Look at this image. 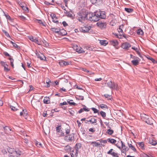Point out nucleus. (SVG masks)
Segmentation results:
<instances>
[{"label": "nucleus", "mask_w": 157, "mask_h": 157, "mask_svg": "<svg viewBox=\"0 0 157 157\" xmlns=\"http://www.w3.org/2000/svg\"><path fill=\"white\" fill-rule=\"evenodd\" d=\"M3 128L4 130L5 133L6 134H8V130L11 131V130L10 129L9 127L6 126H3Z\"/></svg>", "instance_id": "nucleus-22"}, {"label": "nucleus", "mask_w": 157, "mask_h": 157, "mask_svg": "<svg viewBox=\"0 0 157 157\" xmlns=\"http://www.w3.org/2000/svg\"><path fill=\"white\" fill-rule=\"evenodd\" d=\"M98 16H99L100 18L105 19L106 17L105 12L104 11H97Z\"/></svg>", "instance_id": "nucleus-9"}, {"label": "nucleus", "mask_w": 157, "mask_h": 157, "mask_svg": "<svg viewBox=\"0 0 157 157\" xmlns=\"http://www.w3.org/2000/svg\"><path fill=\"white\" fill-rule=\"evenodd\" d=\"M118 88V85L117 84H116L114 82V84L113 85V89H115L116 90H117Z\"/></svg>", "instance_id": "nucleus-48"}, {"label": "nucleus", "mask_w": 157, "mask_h": 157, "mask_svg": "<svg viewBox=\"0 0 157 157\" xmlns=\"http://www.w3.org/2000/svg\"><path fill=\"white\" fill-rule=\"evenodd\" d=\"M61 128V125H58L57 126V127H56V132H60L61 131L60 130Z\"/></svg>", "instance_id": "nucleus-38"}, {"label": "nucleus", "mask_w": 157, "mask_h": 157, "mask_svg": "<svg viewBox=\"0 0 157 157\" xmlns=\"http://www.w3.org/2000/svg\"><path fill=\"white\" fill-rule=\"evenodd\" d=\"M97 120L95 118H91L89 120H86V121L85 122V123H87V122H91L92 124H93L96 123L97 122Z\"/></svg>", "instance_id": "nucleus-16"}, {"label": "nucleus", "mask_w": 157, "mask_h": 157, "mask_svg": "<svg viewBox=\"0 0 157 157\" xmlns=\"http://www.w3.org/2000/svg\"><path fill=\"white\" fill-rule=\"evenodd\" d=\"M87 49L90 51H95V48L93 46H90L88 47Z\"/></svg>", "instance_id": "nucleus-40"}, {"label": "nucleus", "mask_w": 157, "mask_h": 157, "mask_svg": "<svg viewBox=\"0 0 157 157\" xmlns=\"http://www.w3.org/2000/svg\"><path fill=\"white\" fill-rule=\"evenodd\" d=\"M64 13L67 14V16L68 17H72L73 16L72 14L71 13H70V12H69L67 11H66L64 12Z\"/></svg>", "instance_id": "nucleus-39"}, {"label": "nucleus", "mask_w": 157, "mask_h": 157, "mask_svg": "<svg viewBox=\"0 0 157 157\" xmlns=\"http://www.w3.org/2000/svg\"><path fill=\"white\" fill-rule=\"evenodd\" d=\"M3 54L4 55L6 56H8L10 57V58L8 59L10 61V64L11 66L12 67V68H13L14 67V65L13 63V62H14V59L13 58L11 57V56L6 52H3Z\"/></svg>", "instance_id": "nucleus-5"}, {"label": "nucleus", "mask_w": 157, "mask_h": 157, "mask_svg": "<svg viewBox=\"0 0 157 157\" xmlns=\"http://www.w3.org/2000/svg\"><path fill=\"white\" fill-rule=\"evenodd\" d=\"M2 31L5 34V35L7 37H10V36L8 33H7L6 30L2 29Z\"/></svg>", "instance_id": "nucleus-44"}, {"label": "nucleus", "mask_w": 157, "mask_h": 157, "mask_svg": "<svg viewBox=\"0 0 157 157\" xmlns=\"http://www.w3.org/2000/svg\"><path fill=\"white\" fill-rule=\"evenodd\" d=\"M33 42L36 43L38 45H40V43L39 41L36 39L35 38L33 40Z\"/></svg>", "instance_id": "nucleus-52"}, {"label": "nucleus", "mask_w": 157, "mask_h": 157, "mask_svg": "<svg viewBox=\"0 0 157 157\" xmlns=\"http://www.w3.org/2000/svg\"><path fill=\"white\" fill-rule=\"evenodd\" d=\"M91 29V27L89 26V27L84 26L82 27L80 29L81 31L84 33H90V30Z\"/></svg>", "instance_id": "nucleus-6"}, {"label": "nucleus", "mask_w": 157, "mask_h": 157, "mask_svg": "<svg viewBox=\"0 0 157 157\" xmlns=\"http://www.w3.org/2000/svg\"><path fill=\"white\" fill-rule=\"evenodd\" d=\"M51 82V80L49 79L48 78L46 81V83L47 84L46 86L47 87H49L50 86V85L49 83Z\"/></svg>", "instance_id": "nucleus-41"}, {"label": "nucleus", "mask_w": 157, "mask_h": 157, "mask_svg": "<svg viewBox=\"0 0 157 157\" xmlns=\"http://www.w3.org/2000/svg\"><path fill=\"white\" fill-rule=\"evenodd\" d=\"M147 155L146 154L143 153L141 154V157H147Z\"/></svg>", "instance_id": "nucleus-64"}, {"label": "nucleus", "mask_w": 157, "mask_h": 157, "mask_svg": "<svg viewBox=\"0 0 157 157\" xmlns=\"http://www.w3.org/2000/svg\"><path fill=\"white\" fill-rule=\"evenodd\" d=\"M82 71L86 73H87L86 74L87 75H91L93 74V73L91 71L88 70L87 69H82Z\"/></svg>", "instance_id": "nucleus-31"}, {"label": "nucleus", "mask_w": 157, "mask_h": 157, "mask_svg": "<svg viewBox=\"0 0 157 157\" xmlns=\"http://www.w3.org/2000/svg\"><path fill=\"white\" fill-rule=\"evenodd\" d=\"M91 109L92 110L94 111V113H98V114H99V113L98 112V111L95 108H92Z\"/></svg>", "instance_id": "nucleus-45"}, {"label": "nucleus", "mask_w": 157, "mask_h": 157, "mask_svg": "<svg viewBox=\"0 0 157 157\" xmlns=\"http://www.w3.org/2000/svg\"><path fill=\"white\" fill-rule=\"evenodd\" d=\"M93 144V146H95L96 147H98V146L100 145V144L98 142H97L96 141H93L91 142V144Z\"/></svg>", "instance_id": "nucleus-32"}, {"label": "nucleus", "mask_w": 157, "mask_h": 157, "mask_svg": "<svg viewBox=\"0 0 157 157\" xmlns=\"http://www.w3.org/2000/svg\"><path fill=\"white\" fill-rule=\"evenodd\" d=\"M139 61L137 60H133L131 62L134 65H138L139 63Z\"/></svg>", "instance_id": "nucleus-35"}, {"label": "nucleus", "mask_w": 157, "mask_h": 157, "mask_svg": "<svg viewBox=\"0 0 157 157\" xmlns=\"http://www.w3.org/2000/svg\"><path fill=\"white\" fill-rule=\"evenodd\" d=\"M69 112L71 114V115H73L74 113V111L71 109H69L68 110Z\"/></svg>", "instance_id": "nucleus-55"}, {"label": "nucleus", "mask_w": 157, "mask_h": 157, "mask_svg": "<svg viewBox=\"0 0 157 157\" xmlns=\"http://www.w3.org/2000/svg\"><path fill=\"white\" fill-rule=\"evenodd\" d=\"M99 106L100 107L101 109H108V107L106 105L104 104H101L99 105Z\"/></svg>", "instance_id": "nucleus-36"}, {"label": "nucleus", "mask_w": 157, "mask_h": 157, "mask_svg": "<svg viewBox=\"0 0 157 157\" xmlns=\"http://www.w3.org/2000/svg\"><path fill=\"white\" fill-rule=\"evenodd\" d=\"M72 100L67 99V102L69 103L70 105H75L76 104L74 102H71V101H73Z\"/></svg>", "instance_id": "nucleus-33"}, {"label": "nucleus", "mask_w": 157, "mask_h": 157, "mask_svg": "<svg viewBox=\"0 0 157 157\" xmlns=\"http://www.w3.org/2000/svg\"><path fill=\"white\" fill-rule=\"evenodd\" d=\"M115 35L116 36L117 38H121V36H122V35L121 34L119 35L118 34H115Z\"/></svg>", "instance_id": "nucleus-61"}, {"label": "nucleus", "mask_w": 157, "mask_h": 157, "mask_svg": "<svg viewBox=\"0 0 157 157\" xmlns=\"http://www.w3.org/2000/svg\"><path fill=\"white\" fill-rule=\"evenodd\" d=\"M65 135H68L70 134V129L66 128L65 129Z\"/></svg>", "instance_id": "nucleus-42"}, {"label": "nucleus", "mask_w": 157, "mask_h": 157, "mask_svg": "<svg viewBox=\"0 0 157 157\" xmlns=\"http://www.w3.org/2000/svg\"><path fill=\"white\" fill-rule=\"evenodd\" d=\"M121 151L122 153H123L126 155L125 151H127L129 150V148L126 147L124 144H123V145L121 146Z\"/></svg>", "instance_id": "nucleus-13"}, {"label": "nucleus", "mask_w": 157, "mask_h": 157, "mask_svg": "<svg viewBox=\"0 0 157 157\" xmlns=\"http://www.w3.org/2000/svg\"><path fill=\"white\" fill-rule=\"evenodd\" d=\"M0 63L1 65L4 67V69H8V65L6 62L2 61L0 62Z\"/></svg>", "instance_id": "nucleus-19"}, {"label": "nucleus", "mask_w": 157, "mask_h": 157, "mask_svg": "<svg viewBox=\"0 0 157 157\" xmlns=\"http://www.w3.org/2000/svg\"><path fill=\"white\" fill-rule=\"evenodd\" d=\"M89 131L94 132H95V130L94 129V128H91L89 129Z\"/></svg>", "instance_id": "nucleus-60"}, {"label": "nucleus", "mask_w": 157, "mask_h": 157, "mask_svg": "<svg viewBox=\"0 0 157 157\" xmlns=\"http://www.w3.org/2000/svg\"><path fill=\"white\" fill-rule=\"evenodd\" d=\"M50 30L52 32L56 33H57L59 35H64L66 33V32L65 30L64 31V33H62L60 30V29L59 28H55L52 27L50 29Z\"/></svg>", "instance_id": "nucleus-4"}, {"label": "nucleus", "mask_w": 157, "mask_h": 157, "mask_svg": "<svg viewBox=\"0 0 157 157\" xmlns=\"http://www.w3.org/2000/svg\"><path fill=\"white\" fill-rule=\"evenodd\" d=\"M23 111L24 113V117L25 119H26L28 116V114L27 113H25L24 110H23Z\"/></svg>", "instance_id": "nucleus-54"}, {"label": "nucleus", "mask_w": 157, "mask_h": 157, "mask_svg": "<svg viewBox=\"0 0 157 157\" xmlns=\"http://www.w3.org/2000/svg\"><path fill=\"white\" fill-rule=\"evenodd\" d=\"M146 119L144 120V121L148 124L150 125L152 124H153V119L151 117H149L147 116H146Z\"/></svg>", "instance_id": "nucleus-10"}, {"label": "nucleus", "mask_w": 157, "mask_h": 157, "mask_svg": "<svg viewBox=\"0 0 157 157\" xmlns=\"http://www.w3.org/2000/svg\"><path fill=\"white\" fill-rule=\"evenodd\" d=\"M128 144L129 148L132 149L134 152L136 151V149L133 145H132L131 144H129V143H128Z\"/></svg>", "instance_id": "nucleus-26"}, {"label": "nucleus", "mask_w": 157, "mask_h": 157, "mask_svg": "<svg viewBox=\"0 0 157 157\" xmlns=\"http://www.w3.org/2000/svg\"><path fill=\"white\" fill-rule=\"evenodd\" d=\"M136 33L138 35H140L141 36L143 35L144 34V32L143 30L141 29L137 30L136 31Z\"/></svg>", "instance_id": "nucleus-25"}, {"label": "nucleus", "mask_w": 157, "mask_h": 157, "mask_svg": "<svg viewBox=\"0 0 157 157\" xmlns=\"http://www.w3.org/2000/svg\"><path fill=\"white\" fill-rule=\"evenodd\" d=\"M5 16L7 19L10 21L11 20V18L9 15L8 14H5Z\"/></svg>", "instance_id": "nucleus-49"}, {"label": "nucleus", "mask_w": 157, "mask_h": 157, "mask_svg": "<svg viewBox=\"0 0 157 157\" xmlns=\"http://www.w3.org/2000/svg\"><path fill=\"white\" fill-rule=\"evenodd\" d=\"M44 103L45 104H49L50 102V98L49 97H45L43 100Z\"/></svg>", "instance_id": "nucleus-17"}, {"label": "nucleus", "mask_w": 157, "mask_h": 157, "mask_svg": "<svg viewBox=\"0 0 157 157\" xmlns=\"http://www.w3.org/2000/svg\"><path fill=\"white\" fill-rule=\"evenodd\" d=\"M97 11L95 12L94 13H91L90 16L89 18V20L91 21H97L99 19V17L98 16Z\"/></svg>", "instance_id": "nucleus-2"}, {"label": "nucleus", "mask_w": 157, "mask_h": 157, "mask_svg": "<svg viewBox=\"0 0 157 157\" xmlns=\"http://www.w3.org/2000/svg\"><path fill=\"white\" fill-rule=\"evenodd\" d=\"M75 139L74 134L71 133V134L65 135L64 138V140L67 142H71Z\"/></svg>", "instance_id": "nucleus-3"}, {"label": "nucleus", "mask_w": 157, "mask_h": 157, "mask_svg": "<svg viewBox=\"0 0 157 157\" xmlns=\"http://www.w3.org/2000/svg\"><path fill=\"white\" fill-rule=\"evenodd\" d=\"M104 96L106 98H107L108 100H111V96L108 94H104Z\"/></svg>", "instance_id": "nucleus-46"}, {"label": "nucleus", "mask_w": 157, "mask_h": 157, "mask_svg": "<svg viewBox=\"0 0 157 157\" xmlns=\"http://www.w3.org/2000/svg\"><path fill=\"white\" fill-rule=\"evenodd\" d=\"M67 104V103L66 101H64L63 103H61L59 104V106H62V105H66Z\"/></svg>", "instance_id": "nucleus-57"}, {"label": "nucleus", "mask_w": 157, "mask_h": 157, "mask_svg": "<svg viewBox=\"0 0 157 157\" xmlns=\"http://www.w3.org/2000/svg\"><path fill=\"white\" fill-rule=\"evenodd\" d=\"M150 143L153 145H155L157 144V142L156 141L153 140L152 139L150 140H149Z\"/></svg>", "instance_id": "nucleus-30"}, {"label": "nucleus", "mask_w": 157, "mask_h": 157, "mask_svg": "<svg viewBox=\"0 0 157 157\" xmlns=\"http://www.w3.org/2000/svg\"><path fill=\"white\" fill-rule=\"evenodd\" d=\"M78 96L79 98H78L77 97H76V100H83L84 99V97L83 96H80V95H79Z\"/></svg>", "instance_id": "nucleus-43"}, {"label": "nucleus", "mask_w": 157, "mask_h": 157, "mask_svg": "<svg viewBox=\"0 0 157 157\" xmlns=\"http://www.w3.org/2000/svg\"><path fill=\"white\" fill-rule=\"evenodd\" d=\"M114 82H112L111 81H109L107 83V85L109 88L112 90L113 89V85Z\"/></svg>", "instance_id": "nucleus-18"}, {"label": "nucleus", "mask_w": 157, "mask_h": 157, "mask_svg": "<svg viewBox=\"0 0 157 157\" xmlns=\"http://www.w3.org/2000/svg\"><path fill=\"white\" fill-rule=\"evenodd\" d=\"M43 44L44 45V46L45 47H47L49 45L48 43L45 40H44V41H43Z\"/></svg>", "instance_id": "nucleus-56"}, {"label": "nucleus", "mask_w": 157, "mask_h": 157, "mask_svg": "<svg viewBox=\"0 0 157 157\" xmlns=\"http://www.w3.org/2000/svg\"><path fill=\"white\" fill-rule=\"evenodd\" d=\"M99 114H100L104 118H105L106 116V113L102 111L100 112Z\"/></svg>", "instance_id": "nucleus-34"}, {"label": "nucleus", "mask_w": 157, "mask_h": 157, "mask_svg": "<svg viewBox=\"0 0 157 157\" xmlns=\"http://www.w3.org/2000/svg\"><path fill=\"white\" fill-rule=\"evenodd\" d=\"M108 127L110 128H111L109 127V125L108 126ZM107 133L109 135H112L113 133V130L112 129H108L107 130Z\"/></svg>", "instance_id": "nucleus-29"}, {"label": "nucleus", "mask_w": 157, "mask_h": 157, "mask_svg": "<svg viewBox=\"0 0 157 157\" xmlns=\"http://www.w3.org/2000/svg\"><path fill=\"white\" fill-rule=\"evenodd\" d=\"M124 27V25H121L119 26V28L117 30L118 32L119 33H123V31L122 29V28Z\"/></svg>", "instance_id": "nucleus-27"}, {"label": "nucleus", "mask_w": 157, "mask_h": 157, "mask_svg": "<svg viewBox=\"0 0 157 157\" xmlns=\"http://www.w3.org/2000/svg\"><path fill=\"white\" fill-rule=\"evenodd\" d=\"M59 63L60 66L62 67H63L71 64V62L66 61L63 60L60 61Z\"/></svg>", "instance_id": "nucleus-11"}, {"label": "nucleus", "mask_w": 157, "mask_h": 157, "mask_svg": "<svg viewBox=\"0 0 157 157\" xmlns=\"http://www.w3.org/2000/svg\"><path fill=\"white\" fill-rule=\"evenodd\" d=\"M99 141L101 143L102 142L104 144H106L107 143V141L106 140H100Z\"/></svg>", "instance_id": "nucleus-63"}, {"label": "nucleus", "mask_w": 157, "mask_h": 157, "mask_svg": "<svg viewBox=\"0 0 157 157\" xmlns=\"http://www.w3.org/2000/svg\"><path fill=\"white\" fill-rule=\"evenodd\" d=\"M76 50V52L79 53H83V52H84V51H81V50L80 49H77Z\"/></svg>", "instance_id": "nucleus-59"}, {"label": "nucleus", "mask_w": 157, "mask_h": 157, "mask_svg": "<svg viewBox=\"0 0 157 157\" xmlns=\"http://www.w3.org/2000/svg\"><path fill=\"white\" fill-rule=\"evenodd\" d=\"M36 53L37 57L40 59V60H46V57L42 54H40L37 52Z\"/></svg>", "instance_id": "nucleus-14"}, {"label": "nucleus", "mask_w": 157, "mask_h": 157, "mask_svg": "<svg viewBox=\"0 0 157 157\" xmlns=\"http://www.w3.org/2000/svg\"><path fill=\"white\" fill-rule=\"evenodd\" d=\"M82 144L80 143H77L75 145L74 148L75 151H79V150L81 148Z\"/></svg>", "instance_id": "nucleus-15"}, {"label": "nucleus", "mask_w": 157, "mask_h": 157, "mask_svg": "<svg viewBox=\"0 0 157 157\" xmlns=\"http://www.w3.org/2000/svg\"><path fill=\"white\" fill-rule=\"evenodd\" d=\"M124 10L128 13H131L133 11V9L127 8H125Z\"/></svg>", "instance_id": "nucleus-28"}, {"label": "nucleus", "mask_w": 157, "mask_h": 157, "mask_svg": "<svg viewBox=\"0 0 157 157\" xmlns=\"http://www.w3.org/2000/svg\"><path fill=\"white\" fill-rule=\"evenodd\" d=\"M13 46L17 49H19L20 48V47L18 46L15 43H14L13 44Z\"/></svg>", "instance_id": "nucleus-53"}, {"label": "nucleus", "mask_w": 157, "mask_h": 157, "mask_svg": "<svg viewBox=\"0 0 157 157\" xmlns=\"http://www.w3.org/2000/svg\"><path fill=\"white\" fill-rule=\"evenodd\" d=\"M100 43L101 45L105 46L108 44V42L105 40H100Z\"/></svg>", "instance_id": "nucleus-23"}, {"label": "nucleus", "mask_w": 157, "mask_h": 157, "mask_svg": "<svg viewBox=\"0 0 157 157\" xmlns=\"http://www.w3.org/2000/svg\"><path fill=\"white\" fill-rule=\"evenodd\" d=\"M35 22H37L39 24L42 25H43L44 26H45V25L44 24V22L41 20L36 19L35 20Z\"/></svg>", "instance_id": "nucleus-37"}, {"label": "nucleus", "mask_w": 157, "mask_h": 157, "mask_svg": "<svg viewBox=\"0 0 157 157\" xmlns=\"http://www.w3.org/2000/svg\"><path fill=\"white\" fill-rule=\"evenodd\" d=\"M78 17L79 18L78 20L82 22V21L87 19L88 12L85 10H83L78 13Z\"/></svg>", "instance_id": "nucleus-1"}, {"label": "nucleus", "mask_w": 157, "mask_h": 157, "mask_svg": "<svg viewBox=\"0 0 157 157\" xmlns=\"http://www.w3.org/2000/svg\"><path fill=\"white\" fill-rule=\"evenodd\" d=\"M50 16L52 19L55 18L56 19H57V18L56 16V15L54 13H51L50 14Z\"/></svg>", "instance_id": "nucleus-47"}, {"label": "nucleus", "mask_w": 157, "mask_h": 157, "mask_svg": "<svg viewBox=\"0 0 157 157\" xmlns=\"http://www.w3.org/2000/svg\"><path fill=\"white\" fill-rule=\"evenodd\" d=\"M153 63H155L156 62V61L152 58L150 57L149 58Z\"/></svg>", "instance_id": "nucleus-58"}, {"label": "nucleus", "mask_w": 157, "mask_h": 157, "mask_svg": "<svg viewBox=\"0 0 157 157\" xmlns=\"http://www.w3.org/2000/svg\"><path fill=\"white\" fill-rule=\"evenodd\" d=\"M10 108L11 109L14 111H16L17 110V109L15 108V107L13 106L12 105L10 106Z\"/></svg>", "instance_id": "nucleus-50"}, {"label": "nucleus", "mask_w": 157, "mask_h": 157, "mask_svg": "<svg viewBox=\"0 0 157 157\" xmlns=\"http://www.w3.org/2000/svg\"><path fill=\"white\" fill-rule=\"evenodd\" d=\"M107 141H108V142L112 144H114L117 142L116 140L113 139H111L110 138L108 139L107 140Z\"/></svg>", "instance_id": "nucleus-24"}, {"label": "nucleus", "mask_w": 157, "mask_h": 157, "mask_svg": "<svg viewBox=\"0 0 157 157\" xmlns=\"http://www.w3.org/2000/svg\"><path fill=\"white\" fill-rule=\"evenodd\" d=\"M137 144L139 145V147H140V148L142 150H144L145 149L144 147V144L143 143V142H140L137 143Z\"/></svg>", "instance_id": "nucleus-21"}, {"label": "nucleus", "mask_w": 157, "mask_h": 157, "mask_svg": "<svg viewBox=\"0 0 157 157\" xmlns=\"http://www.w3.org/2000/svg\"><path fill=\"white\" fill-rule=\"evenodd\" d=\"M110 43L111 44L113 45V46H117L118 44V41L116 40H112L110 41Z\"/></svg>", "instance_id": "nucleus-20"}, {"label": "nucleus", "mask_w": 157, "mask_h": 157, "mask_svg": "<svg viewBox=\"0 0 157 157\" xmlns=\"http://www.w3.org/2000/svg\"><path fill=\"white\" fill-rule=\"evenodd\" d=\"M131 46L130 44L127 42H125L122 44L121 47L123 49H128V48Z\"/></svg>", "instance_id": "nucleus-12"}, {"label": "nucleus", "mask_w": 157, "mask_h": 157, "mask_svg": "<svg viewBox=\"0 0 157 157\" xmlns=\"http://www.w3.org/2000/svg\"><path fill=\"white\" fill-rule=\"evenodd\" d=\"M114 150L113 149H111L108 151L107 152L108 154L111 155L113 157H119L117 153L115 152Z\"/></svg>", "instance_id": "nucleus-8"}, {"label": "nucleus", "mask_w": 157, "mask_h": 157, "mask_svg": "<svg viewBox=\"0 0 157 157\" xmlns=\"http://www.w3.org/2000/svg\"><path fill=\"white\" fill-rule=\"evenodd\" d=\"M96 25L98 27L102 29L105 28L107 24L106 22L99 21L97 23Z\"/></svg>", "instance_id": "nucleus-7"}, {"label": "nucleus", "mask_w": 157, "mask_h": 157, "mask_svg": "<svg viewBox=\"0 0 157 157\" xmlns=\"http://www.w3.org/2000/svg\"><path fill=\"white\" fill-rule=\"evenodd\" d=\"M36 145L38 147H41L42 144H41L38 142H37L36 143Z\"/></svg>", "instance_id": "nucleus-51"}, {"label": "nucleus", "mask_w": 157, "mask_h": 157, "mask_svg": "<svg viewBox=\"0 0 157 157\" xmlns=\"http://www.w3.org/2000/svg\"><path fill=\"white\" fill-rule=\"evenodd\" d=\"M62 24H63V26L64 27H65L66 26L68 25L67 24L65 21H63L62 22Z\"/></svg>", "instance_id": "nucleus-62"}]
</instances>
